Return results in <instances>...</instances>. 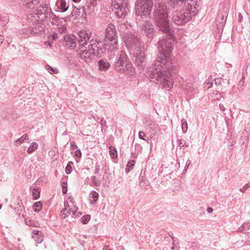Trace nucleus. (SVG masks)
Returning <instances> with one entry per match:
<instances>
[{
    "mask_svg": "<svg viewBox=\"0 0 250 250\" xmlns=\"http://www.w3.org/2000/svg\"><path fill=\"white\" fill-rule=\"evenodd\" d=\"M178 67L172 64L170 61L164 64L157 61L149 67L146 74L149 79H154L163 83L166 88H171L174 83L172 75L176 73Z\"/></svg>",
    "mask_w": 250,
    "mask_h": 250,
    "instance_id": "1",
    "label": "nucleus"
},
{
    "mask_svg": "<svg viewBox=\"0 0 250 250\" xmlns=\"http://www.w3.org/2000/svg\"><path fill=\"white\" fill-rule=\"evenodd\" d=\"M195 3L193 0H167L168 6L173 9L183 4L181 10L172 11L173 22L177 25H182L188 22L192 17L196 16L198 10L195 6Z\"/></svg>",
    "mask_w": 250,
    "mask_h": 250,
    "instance_id": "2",
    "label": "nucleus"
},
{
    "mask_svg": "<svg viewBox=\"0 0 250 250\" xmlns=\"http://www.w3.org/2000/svg\"><path fill=\"white\" fill-rule=\"evenodd\" d=\"M173 47V40L171 37L161 39L158 43V50L159 56L157 62L164 64L170 61V55Z\"/></svg>",
    "mask_w": 250,
    "mask_h": 250,
    "instance_id": "3",
    "label": "nucleus"
},
{
    "mask_svg": "<svg viewBox=\"0 0 250 250\" xmlns=\"http://www.w3.org/2000/svg\"><path fill=\"white\" fill-rule=\"evenodd\" d=\"M154 18L156 26L159 30L167 33L170 31L168 12L166 5L156 8L154 11Z\"/></svg>",
    "mask_w": 250,
    "mask_h": 250,
    "instance_id": "4",
    "label": "nucleus"
},
{
    "mask_svg": "<svg viewBox=\"0 0 250 250\" xmlns=\"http://www.w3.org/2000/svg\"><path fill=\"white\" fill-rule=\"evenodd\" d=\"M128 26L130 27V25L126 24L121 25L119 28V31L123 34V41L128 49L132 50L134 49V50L137 49V51H138L142 46V44L137 36L131 32H125Z\"/></svg>",
    "mask_w": 250,
    "mask_h": 250,
    "instance_id": "5",
    "label": "nucleus"
},
{
    "mask_svg": "<svg viewBox=\"0 0 250 250\" xmlns=\"http://www.w3.org/2000/svg\"><path fill=\"white\" fill-rule=\"evenodd\" d=\"M152 0H137L135 3V13L144 18L150 15L152 7Z\"/></svg>",
    "mask_w": 250,
    "mask_h": 250,
    "instance_id": "6",
    "label": "nucleus"
},
{
    "mask_svg": "<svg viewBox=\"0 0 250 250\" xmlns=\"http://www.w3.org/2000/svg\"><path fill=\"white\" fill-rule=\"evenodd\" d=\"M111 4L119 18H125L129 12L128 0H111Z\"/></svg>",
    "mask_w": 250,
    "mask_h": 250,
    "instance_id": "7",
    "label": "nucleus"
},
{
    "mask_svg": "<svg viewBox=\"0 0 250 250\" xmlns=\"http://www.w3.org/2000/svg\"><path fill=\"white\" fill-rule=\"evenodd\" d=\"M89 51L97 57H100L106 50V48L101 40L98 38L92 39L88 46Z\"/></svg>",
    "mask_w": 250,
    "mask_h": 250,
    "instance_id": "8",
    "label": "nucleus"
},
{
    "mask_svg": "<svg viewBox=\"0 0 250 250\" xmlns=\"http://www.w3.org/2000/svg\"><path fill=\"white\" fill-rule=\"evenodd\" d=\"M105 41L117 40L116 28L111 23L108 24L105 28L104 31Z\"/></svg>",
    "mask_w": 250,
    "mask_h": 250,
    "instance_id": "9",
    "label": "nucleus"
},
{
    "mask_svg": "<svg viewBox=\"0 0 250 250\" xmlns=\"http://www.w3.org/2000/svg\"><path fill=\"white\" fill-rule=\"evenodd\" d=\"M91 35V33L88 30H82L78 33V41L82 46L86 45Z\"/></svg>",
    "mask_w": 250,
    "mask_h": 250,
    "instance_id": "10",
    "label": "nucleus"
},
{
    "mask_svg": "<svg viewBox=\"0 0 250 250\" xmlns=\"http://www.w3.org/2000/svg\"><path fill=\"white\" fill-rule=\"evenodd\" d=\"M134 53L135 57V64L140 67L144 66L146 63V55L144 49L141 47L138 51H137V49L135 50Z\"/></svg>",
    "mask_w": 250,
    "mask_h": 250,
    "instance_id": "11",
    "label": "nucleus"
},
{
    "mask_svg": "<svg viewBox=\"0 0 250 250\" xmlns=\"http://www.w3.org/2000/svg\"><path fill=\"white\" fill-rule=\"evenodd\" d=\"M142 31L149 38L153 37L154 28L153 24L150 22L146 21L143 23Z\"/></svg>",
    "mask_w": 250,
    "mask_h": 250,
    "instance_id": "12",
    "label": "nucleus"
},
{
    "mask_svg": "<svg viewBox=\"0 0 250 250\" xmlns=\"http://www.w3.org/2000/svg\"><path fill=\"white\" fill-rule=\"evenodd\" d=\"M116 70L120 72L125 73L129 75H132L134 73V68L132 66V64L128 61L123 64V66H121V67H119Z\"/></svg>",
    "mask_w": 250,
    "mask_h": 250,
    "instance_id": "13",
    "label": "nucleus"
},
{
    "mask_svg": "<svg viewBox=\"0 0 250 250\" xmlns=\"http://www.w3.org/2000/svg\"><path fill=\"white\" fill-rule=\"evenodd\" d=\"M127 56L125 53L121 51L120 54L117 56V61L115 62L116 69L121 67V66H123V64L127 62Z\"/></svg>",
    "mask_w": 250,
    "mask_h": 250,
    "instance_id": "14",
    "label": "nucleus"
},
{
    "mask_svg": "<svg viewBox=\"0 0 250 250\" xmlns=\"http://www.w3.org/2000/svg\"><path fill=\"white\" fill-rule=\"evenodd\" d=\"M76 41V37L74 35H68L64 39L66 46L73 48L75 46Z\"/></svg>",
    "mask_w": 250,
    "mask_h": 250,
    "instance_id": "15",
    "label": "nucleus"
},
{
    "mask_svg": "<svg viewBox=\"0 0 250 250\" xmlns=\"http://www.w3.org/2000/svg\"><path fill=\"white\" fill-rule=\"evenodd\" d=\"M106 42L107 43L104 44V45L108 52H112L117 49V40L108 41Z\"/></svg>",
    "mask_w": 250,
    "mask_h": 250,
    "instance_id": "16",
    "label": "nucleus"
},
{
    "mask_svg": "<svg viewBox=\"0 0 250 250\" xmlns=\"http://www.w3.org/2000/svg\"><path fill=\"white\" fill-rule=\"evenodd\" d=\"M79 54L81 59L84 60L85 62H88L90 59L92 53L88 50L84 49V46H82L79 51Z\"/></svg>",
    "mask_w": 250,
    "mask_h": 250,
    "instance_id": "17",
    "label": "nucleus"
},
{
    "mask_svg": "<svg viewBox=\"0 0 250 250\" xmlns=\"http://www.w3.org/2000/svg\"><path fill=\"white\" fill-rule=\"evenodd\" d=\"M56 6L59 11L61 12L66 11L69 7V5L67 4L65 0H57Z\"/></svg>",
    "mask_w": 250,
    "mask_h": 250,
    "instance_id": "18",
    "label": "nucleus"
},
{
    "mask_svg": "<svg viewBox=\"0 0 250 250\" xmlns=\"http://www.w3.org/2000/svg\"><path fill=\"white\" fill-rule=\"evenodd\" d=\"M32 238L38 244L41 243L43 240V235L41 231L34 230L32 232Z\"/></svg>",
    "mask_w": 250,
    "mask_h": 250,
    "instance_id": "19",
    "label": "nucleus"
},
{
    "mask_svg": "<svg viewBox=\"0 0 250 250\" xmlns=\"http://www.w3.org/2000/svg\"><path fill=\"white\" fill-rule=\"evenodd\" d=\"M23 4L29 9H34L37 5L41 0H21Z\"/></svg>",
    "mask_w": 250,
    "mask_h": 250,
    "instance_id": "20",
    "label": "nucleus"
},
{
    "mask_svg": "<svg viewBox=\"0 0 250 250\" xmlns=\"http://www.w3.org/2000/svg\"><path fill=\"white\" fill-rule=\"evenodd\" d=\"M36 14L38 15H46L48 13V6L46 4H43L40 5L35 10Z\"/></svg>",
    "mask_w": 250,
    "mask_h": 250,
    "instance_id": "21",
    "label": "nucleus"
},
{
    "mask_svg": "<svg viewBox=\"0 0 250 250\" xmlns=\"http://www.w3.org/2000/svg\"><path fill=\"white\" fill-rule=\"evenodd\" d=\"M99 69L102 71H106L110 67V65L107 61L101 60L98 62Z\"/></svg>",
    "mask_w": 250,
    "mask_h": 250,
    "instance_id": "22",
    "label": "nucleus"
},
{
    "mask_svg": "<svg viewBox=\"0 0 250 250\" xmlns=\"http://www.w3.org/2000/svg\"><path fill=\"white\" fill-rule=\"evenodd\" d=\"M64 208L62 209L61 211V217L62 218H65L68 217L69 215H71V211L70 210V208L69 207V205L68 202H65L64 203Z\"/></svg>",
    "mask_w": 250,
    "mask_h": 250,
    "instance_id": "23",
    "label": "nucleus"
},
{
    "mask_svg": "<svg viewBox=\"0 0 250 250\" xmlns=\"http://www.w3.org/2000/svg\"><path fill=\"white\" fill-rule=\"evenodd\" d=\"M99 194L95 191H92L89 195V200L91 204H94L99 198Z\"/></svg>",
    "mask_w": 250,
    "mask_h": 250,
    "instance_id": "24",
    "label": "nucleus"
},
{
    "mask_svg": "<svg viewBox=\"0 0 250 250\" xmlns=\"http://www.w3.org/2000/svg\"><path fill=\"white\" fill-rule=\"evenodd\" d=\"M28 139L29 137L28 135L24 134L21 138H19L15 141V144L17 146H20L21 144L23 143L24 141L28 140Z\"/></svg>",
    "mask_w": 250,
    "mask_h": 250,
    "instance_id": "25",
    "label": "nucleus"
},
{
    "mask_svg": "<svg viewBox=\"0 0 250 250\" xmlns=\"http://www.w3.org/2000/svg\"><path fill=\"white\" fill-rule=\"evenodd\" d=\"M38 144L37 143L33 142L32 143L28 148L27 149V152L28 154H31L34 151L38 149Z\"/></svg>",
    "mask_w": 250,
    "mask_h": 250,
    "instance_id": "26",
    "label": "nucleus"
},
{
    "mask_svg": "<svg viewBox=\"0 0 250 250\" xmlns=\"http://www.w3.org/2000/svg\"><path fill=\"white\" fill-rule=\"evenodd\" d=\"M109 154L111 157L113 159L116 158L118 156L117 151L116 149L113 146H109Z\"/></svg>",
    "mask_w": 250,
    "mask_h": 250,
    "instance_id": "27",
    "label": "nucleus"
},
{
    "mask_svg": "<svg viewBox=\"0 0 250 250\" xmlns=\"http://www.w3.org/2000/svg\"><path fill=\"white\" fill-rule=\"evenodd\" d=\"M135 161L133 160H131L129 162H128L126 166V168L125 169L126 172H128L133 168L135 165Z\"/></svg>",
    "mask_w": 250,
    "mask_h": 250,
    "instance_id": "28",
    "label": "nucleus"
},
{
    "mask_svg": "<svg viewBox=\"0 0 250 250\" xmlns=\"http://www.w3.org/2000/svg\"><path fill=\"white\" fill-rule=\"evenodd\" d=\"M26 224L30 227H38L39 226V223L37 222L34 221L32 220H26Z\"/></svg>",
    "mask_w": 250,
    "mask_h": 250,
    "instance_id": "29",
    "label": "nucleus"
},
{
    "mask_svg": "<svg viewBox=\"0 0 250 250\" xmlns=\"http://www.w3.org/2000/svg\"><path fill=\"white\" fill-rule=\"evenodd\" d=\"M42 208V204L41 202H35L33 206V209L34 211L38 212Z\"/></svg>",
    "mask_w": 250,
    "mask_h": 250,
    "instance_id": "30",
    "label": "nucleus"
},
{
    "mask_svg": "<svg viewBox=\"0 0 250 250\" xmlns=\"http://www.w3.org/2000/svg\"><path fill=\"white\" fill-rule=\"evenodd\" d=\"M45 68L50 74H57L59 72L57 68H53L48 64L45 65Z\"/></svg>",
    "mask_w": 250,
    "mask_h": 250,
    "instance_id": "31",
    "label": "nucleus"
},
{
    "mask_svg": "<svg viewBox=\"0 0 250 250\" xmlns=\"http://www.w3.org/2000/svg\"><path fill=\"white\" fill-rule=\"evenodd\" d=\"M32 197L34 200L38 199L40 196V191L39 189L34 188L32 190Z\"/></svg>",
    "mask_w": 250,
    "mask_h": 250,
    "instance_id": "32",
    "label": "nucleus"
},
{
    "mask_svg": "<svg viewBox=\"0 0 250 250\" xmlns=\"http://www.w3.org/2000/svg\"><path fill=\"white\" fill-rule=\"evenodd\" d=\"M250 229V222H246L244 223L239 228V231H243L244 230H248Z\"/></svg>",
    "mask_w": 250,
    "mask_h": 250,
    "instance_id": "33",
    "label": "nucleus"
},
{
    "mask_svg": "<svg viewBox=\"0 0 250 250\" xmlns=\"http://www.w3.org/2000/svg\"><path fill=\"white\" fill-rule=\"evenodd\" d=\"M73 164V163L72 161H69L68 162L65 169L66 174H70L72 172V165Z\"/></svg>",
    "mask_w": 250,
    "mask_h": 250,
    "instance_id": "34",
    "label": "nucleus"
},
{
    "mask_svg": "<svg viewBox=\"0 0 250 250\" xmlns=\"http://www.w3.org/2000/svg\"><path fill=\"white\" fill-rule=\"evenodd\" d=\"M77 209L78 208L76 207H74L73 208H70V210L71 211L70 215H71L72 216H77L79 214H80L81 213L77 211Z\"/></svg>",
    "mask_w": 250,
    "mask_h": 250,
    "instance_id": "35",
    "label": "nucleus"
},
{
    "mask_svg": "<svg viewBox=\"0 0 250 250\" xmlns=\"http://www.w3.org/2000/svg\"><path fill=\"white\" fill-rule=\"evenodd\" d=\"M90 219V216L89 215H85L81 218V222L83 224H87Z\"/></svg>",
    "mask_w": 250,
    "mask_h": 250,
    "instance_id": "36",
    "label": "nucleus"
},
{
    "mask_svg": "<svg viewBox=\"0 0 250 250\" xmlns=\"http://www.w3.org/2000/svg\"><path fill=\"white\" fill-rule=\"evenodd\" d=\"M182 128L183 131L185 133L187 131L188 126L187 121L185 119L182 120Z\"/></svg>",
    "mask_w": 250,
    "mask_h": 250,
    "instance_id": "37",
    "label": "nucleus"
},
{
    "mask_svg": "<svg viewBox=\"0 0 250 250\" xmlns=\"http://www.w3.org/2000/svg\"><path fill=\"white\" fill-rule=\"evenodd\" d=\"M91 180L94 184L96 186H100L101 184L100 180H98L95 176H92L91 177Z\"/></svg>",
    "mask_w": 250,
    "mask_h": 250,
    "instance_id": "38",
    "label": "nucleus"
},
{
    "mask_svg": "<svg viewBox=\"0 0 250 250\" xmlns=\"http://www.w3.org/2000/svg\"><path fill=\"white\" fill-rule=\"evenodd\" d=\"M155 3L157 5L156 8H160L165 5V0H155Z\"/></svg>",
    "mask_w": 250,
    "mask_h": 250,
    "instance_id": "39",
    "label": "nucleus"
},
{
    "mask_svg": "<svg viewBox=\"0 0 250 250\" xmlns=\"http://www.w3.org/2000/svg\"><path fill=\"white\" fill-rule=\"evenodd\" d=\"M58 31L61 34H63L66 33L67 29L65 26L61 25L58 27Z\"/></svg>",
    "mask_w": 250,
    "mask_h": 250,
    "instance_id": "40",
    "label": "nucleus"
},
{
    "mask_svg": "<svg viewBox=\"0 0 250 250\" xmlns=\"http://www.w3.org/2000/svg\"><path fill=\"white\" fill-rule=\"evenodd\" d=\"M183 88L187 90L188 92H191L193 90L194 87L190 84L186 85Z\"/></svg>",
    "mask_w": 250,
    "mask_h": 250,
    "instance_id": "41",
    "label": "nucleus"
},
{
    "mask_svg": "<svg viewBox=\"0 0 250 250\" xmlns=\"http://www.w3.org/2000/svg\"><path fill=\"white\" fill-rule=\"evenodd\" d=\"M244 79H245V77L244 76H243L242 80H241L239 82L238 84V88L239 89L242 88V87L244 86V83H245Z\"/></svg>",
    "mask_w": 250,
    "mask_h": 250,
    "instance_id": "42",
    "label": "nucleus"
},
{
    "mask_svg": "<svg viewBox=\"0 0 250 250\" xmlns=\"http://www.w3.org/2000/svg\"><path fill=\"white\" fill-rule=\"evenodd\" d=\"M146 134L144 132L141 131H139V138L140 139L143 140L144 141H146V140L144 138V137L146 136Z\"/></svg>",
    "mask_w": 250,
    "mask_h": 250,
    "instance_id": "43",
    "label": "nucleus"
},
{
    "mask_svg": "<svg viewBox=\"0 0 250 250\" xmlns=\"http://www.w3.org/2000/svg\"><path fill=\"white\" fill-rule=\"evenodd\" d=\"M186 144L187 143L186 141L184 140H180L179 141L178 145L180 147H183L184 146H187V145H186Z\"/></svg>",
    "mask_w": 250,
    "mask_h": 250,
    "instance_id": "44",
    "label": "nucleus"
},
{
    "mask_svg": "<svg viewBox=\"0 0 250 250\" xmlns=\"http://www.w3.org/2000/svg\"><path fill=\"white\" fill-rule=\"evenodd\" d=\"M100 170V166L98 163H96L95 168L94 170V173L97 174L99 173Z\"/></svg>",
    "mask_w": 250,
    "mask_h": 250,
    "instance_id": "45",
    "label": "nucleus"
},
{
    "mask_svg": "<svg viewBox=\"0 0 250 250\" xmlns=\"http://www.w3.org/2000/svg\"><path fill=\"white\" fill-rule=\"evenodd\" d=\"M225 17H226V15H224L221 14V15H219L218 16V17H217V19L221 18V21H220V22L222 24H223L225 23V21H226V19H225V18H224Z\"/></svg>",
    "mask_w": 250,
    "mask_h": 250,
    "instance_id": "46",
    "label": "nucleus"
},
{
    "mask_svg": "<svg viewBox=\"0 0 250 250\" xmlns=\"http://www.w3.org/2000/svg\"><path fill=\"white\" fill-rule=\"evenodd\" d=\"M140 179V182L139 185L140 187H142L144 186L146 184V179L145 178H144L143 177H142Z\"/></svg>",
    "mask_w": 250,
    "mask_h": 250,
    "instance_id": "47",
    "label": "nucleus"
},
{
    "mask_svg": "<svg viewBox=\"0 0 250 250\" xmlns=\"http://www.w3.org/2000/svg\"><path fill=\"white\" fill-rule=\"evenodd\" d=\"M75 155L76 157L80 158L82 157V152L80 149H78L75 152Z\"/></svg>",
    "mask_w": 250,
    "mask_h": 250,
    "instance_id": "48",
    "label": "nucleus"
},
{
    "mask_svg": "<svg viewBox=\"0 0 250 250\" xmlns=\"http://www.w3.org/2000/svg\"><path fill=\"white\" fill-rule=\"evenodd\" d=\"M249 188V184H246L242 188L239 189L240 191L241 192H245L246 190Z\"/></svg>",
    "mask_w": 250,
    "mask_h": 250,
    "instance_id": "49",
    "label": "nucleus"
},
{
    "mask_svg": "<svg viewBox=\"0 0 250 250\" xmlns=\"http://www.w3.org/2000/svg\"><path fill=\"white\" fill-rule=\"evenodd\" d=\"M62 193L63 194H65L67 192V188H66V183H63L62 184Z\"/></svg>",
    "mask_w": 250,
    "mask_h": 250,
    "instance_id": "50",
    "label": "nucleus"
},
{
    "mask_svg": "<svg viewBox=\"0 0 250 250\" xmlns=\"http://www.w3.org/2000/svg\"><path fill=\"white\" fill-rule=\"evenodd\" d=\"M73 7H74V9H73V11H72V12H71V14L72 16H74V15H75V14H76V13H75V9H76V11L77 12H77V10H78L79 11H80V10H81V9H78V8L76 7V6H73ZM79 13H81V11H79Z\"/></svg>",
    "mask_w": 250,
    "mask_h": 250,
    "instance_id": "51",
    "label": "nucleus"
},
{
    "mask_svg": "<svg viewBox=\"0 0 250 250\" xmlns=\"http://www.w3.org/2000/svg\"><path fill=\"white\" fill-rule=\"evenodd\" d=\"M100 124L102 126H106V122L105 121V120H104V118H102L101 119Z\"/></svg>",
    "mask_w": 250,
    "mask_h": 250,
    "instance_id": "52",
    "label": "nucleus"
},
{
    "mask_svg": "<svg viewBox=\"0 0 250 250\" xmlns=\"http://www.w3.org/2000/svg\"><path fill=\"white\" fill-rule=\"evenodd\" d=\"M70 145L72 147V149L77 148L78 146H77L75 142L73 141L70 143Z\"/></svg>",
    "mask_w": 250,
    "mask_h": 250,
    "instance_id": "53",
    "label": "nucleus"
},
{
    "mask_svg": "<svg viewBox=\"0 0 250 250\" xmlns=\"http://www.w3.org/2000/svg\"><path fill=\"white\" fill-rule=\"evenodd\" d=\"M4 40V37L0 35V45L2 43Z\"/></svg>",
    "mask_w": 250,
    "mask_h": 250,
    "instance_id": "54",
    "label": "nucleus"
},
{
    "mask_svg": "<svg viewBox=\"0 0 250 250\" xmlns=\"http://www.w3.org/2000/svg\"><path fill=\"white\" fill-rule=\"evenodd\" d=\"M219 107H220V109L222 111H225V107L223 105H222L221 104H219Z\"/></svg>",
    "mask_w": 250,
    "mask_h": 250,
    "instance_id": "55",
    "label": "nucleus"
},
{
    "mask_svg": "<svg viewBox=\"0 0 250 250\" xmlns=\"http://www.w3.org/2000/svg\"><path fill=\"white\" fill-rule=\"evenodd\" d=\"M58 37V35L57 33H53V36H52V38L53 40H55Z\"/></svg>",
    "mask_w": 250,
    "mask_h": 250,
    "instance_id": "56",
    "label": "nucleus"
},
{
    "mask_svg": "<svg viewBox=\"0 0 250 250\" xmlns=\"http://www.w3.org/2000/svg\"><path fill=\"white\" fill-rule=\"evenodd\" d=\"M44 44L46 46L49 45L50 47L51 46V43H50V42L49 41L45 42Z\"/></svg>",
    "mask_w": 250,
    "mask_h": 250,
    "instance_id": "57",
    "label": "nucleus"
},
{
    "mask_svg": "<svg viewBox=\"0 0 250 250\" xmlns=\"http://www.w3.org/2000/svg\"><path fill=\"white\" fill-rule=\"evenodd\" d=\"M207 211L209 213H211L213 211V209L211 208H208L207 209Z\"/></svg>",
    "mask_w": 250,
    "mask_h": 250,
    "instance_id": "58",
    "label": "nucleus"
},
{
    "mask_svg": "<svg viewBox=\"0 0 250 250\" xmlns=\"http://www.w3.org/2000/svg\"><path fill=\"white\" fill-rule=\"evenodd\" d=\"M103 250H111V249H109L108 246H105L103 249Z\"/></svg>",
    "mask_w": 250,
    "mask_h": 250,
    "instance_id": "59",
    "label": "nucleus"
},
{
    "mask_svg": "<svg viewBox=\"0 0 250 250\" xmlns=\"http://www.w3.org/2000/svg\"><path fill=\"white\" fill-rule=\"evenodd\" d=\"M191 163V161L188 160L186 163V166H188Z\"/></svg>",
    "mask_w": 250,
    "mask_h": 250,
    "instance_id": "60",
    "label": "nucleus"
},
{
    "mask_svg": "<svg viewBox=\"0 0 250 250\" xmlns=\"http://www.w3.org/2000/svg\"><path fill=\"white\" fill-rule=\"evenodd\" d=\"M85 74L86 75V76H89V77H91L92 76L90 75V74L87 72H85Z\"/></svg>",
    "mask_w": 250,
    "mask_h": 250,
    "instance_id": "61",
    "label": "nucleus"
},
{
    "mask_svg": "<svg viewBox=\"0 0 250 250\" xmlns=\"http://www.w3.org/2000/svg\"><path fill=\"white\" fill-rule=\"evenodd\" d=\"M73 1L76 3H78V2H79L81 0H73Z\"/></svg>",
    "mask_w": 250,
    "mask_h": 250,
    "instance_id": "62",
    "label": "nucleus"
},
{
    "mask_svg": "<svg viewBox=\"0 0 250 250\" xmlns=\"http://www.w3.org/2000/svg\"><path fill=\"white\" fill-rule=\"evenodd\" d=\"M1 207H2V205L0 204V209L1 208Z\"/></svg>",
    "mask_w": 250,
    "mask_h": 250,
    "instance_id": "63",
    "label": "nucleus"
},
{
    "mask_svg": "<svg viewBox=\"0 0 250 250\" xmlns=\"http://www.w3.org/2000/svg\"><path fill=\"white\" fill-rule=\"evenodd\" d=\"M249 188H250V185L249 184Z\"/></svg>",
    "mask_w": 250,
    "mask_h": 250,
    "instance_id": "64",
    "label": "nucleus"
}]
</instances>
